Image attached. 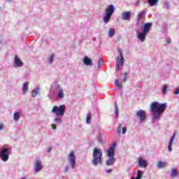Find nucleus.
Segmentation results:
<instances>
[{"instance_id": "1", "label": "nucleus", "mask_w": 179, "mask_h": 179, "mask_svg": "<svg viewBox=\"0 0 179 179\" xmlns=\"http://www.w3.org/2000/svg\"><path fill=\"white\" fill-rule=\"evenodd\" d=\"M167 108V103H160L157 101L152 102L150 105V111L152 113V122L159 121L164 110Z\"/></svg>"}, {"instance_id": "2", "label": "nucleus", "mask_w": 179, "mask_h": 179, "mask_svg": "<svg viewBox=\"0 0 179 179\" xmlns=\"http://www.w3.org/2000/svg\"><path fill=\"white\" fill-rule=\"evenodd\" d=\"M48 97L52 100H63L65 97L64 89L58 83H54L50 87Z\"/></svg>"}, {"instance_id": "3", "label": "nucleus", "mask_w": 179, "mask_h": 179, "mask_svg": "<svg viewBox=\"0 0 179 179\" xmlns=\"http://www.w3.org/2000/svg\"><path fill=\"white\" fill-rule=\"evenodd\" d=\"M66 106L65 105L54 106L52 109V113L55 114L56 117L53 119L55 124H62V117L65 115Z\"/></svg>"}, {"instance_id": "4", "label": "nucleus", "mask_w": 179, "mask_h": 179, "mask_svg": "<svg viewBox=\"0 0 179 179\" xmlns=\"http://www.w3.org/2000/svg\"><path fill=\"white\" fill-rule=\"evenodd\" d=\"M152 26H153V23L152 22H146L141 27V32H138L137 34V37L141 43H143L145 40H146V36L148 34L150 31V29H152Z\"/></svg>"}, {"instance_id": "5", "label": "nucleus", "mask_w": 179, "mask_h": 179, "mask_svg": "<svg viewBox=\"0 0 179 179\" xmlns=\"http://www.w3.org/2000/svg\"><path fill=\"white\" fill-rule=\"evenodd\" d=\"M115 146H117V143H113L107 150V156L109 159L106 160L105 164L108 166H113L115 163V158L114 157V155H115Z\"/></svg>"}, {"instance_id": "6", "label": "nucleus", "mask_w": 179, "mask_h": 179, "mask_svg": "<svg viewBox=\"0 0 179 179\" xmlns=\"http://www.w3.org/2000/svg\"><path fill=\"white\" fill-rule=\"evenodd\" d=\"M101 157H103V151L101 150V149L94 148L92 154V164L94 166H97L98 164L101 166V164H103Z\"/></svg>"}, {"instance_id": "7", "label": "nucleus", "mask_w": 179, "mask_h": 179, "mask_svg": "<svg viewBox=\"0 0 179 179\" xmlns=\"http://www.w3.org/2000/svg\"><path fill=\"white\" fill-rule=\"evenodd\" d=\"M9 155H12V146L6 145L0 150V159L3 162H8L9 160Z\"/></svg>"}, {"instance_id": "8", "label": "nucleus", "mask_w": 179, "mask_h": 179, "mask_svg": "<svg viewBox=\"0 0 179 179\" xmlns=\"http://www.w3.org/2000/svg\"><path fill=\"white\" fill-rule=\"evenodd\" d=\"M120 56H118L116 59V72H119L120 71V65L121 66H124V63L125 62V59H124V54L122 53V50H119Z\"/></svg>"}, {"instance_id": "9", "label": "nucleus", "mask_w": 179, "mask_h": 179, "mask_svg": "<svg viewBox=\"0 0 179 179\" xmlns=\"http://www.w3.org/2000/svg\"><path fill=\"white\" fill-rule=\"evenodd\" d=\"M68 162L73 170L75 169V164H76V157H75V152L71 151L69 155Z\"/></svg>"}, {"instance_id": "10", "label": "nucleus", "mask_w": 179, "mask_h": 179, "mask_svg": "<svg viewBox=\"0 0 179 179\" xmlns=\"http://www.w3.org/2000/svg\"><path fill=\"white\" fill-rule=\"evenodd\" d=\"M146 16V11L142 10L141 12L138 13L137 18H136V26H141V24L142 23L141 21L143 17Z\"/></svg>"}, {"instance_id": "11", "label": "nucleus", "mask_w": 179, "mask_h": 179, "mask_svg": "<svg viewBox=\"0 0 179 179\" xmlns=\"http://www.w3.org/2000/svg\"><path fill=\"white\" fill-rule=\"evenodd\" d=\"M136 117L140 120V122H143L146 120V113L143 110H140L136 112Z\"/></svg>"}, {"instance_id": "12", "label": "nucleus", "mask_w": 179, "mask_h": 179, "mask_svg": "<svg viewBox=\"0 0 179 179\" xmlns=\"http://www.w3.org/2000/svg\"><path fill=\"white\" fill-rule=\"evenodd\" d=\"M114 12H115V7L114 5H109L106 8V14L109 15L110 16H113Z\"/></svg>"}, {"instance_id": "13", "label": "nucleus", "mask_w": 179, "mask_h": 179, "mask_svg": "<svg viewBox=\"0 0 179 179\" xmlns=\"http://www.w3.org/2000/svg\"><path fill=\"white\" fill-rule=\"evenodd\" d=\"M14 66L15 68H20L21 66H23V62H22L17 55H15L14 59Z\"/></svg>"}, {"instance_id": "14", "label": "nucleus", "mask_w": 179, "mask_h": 179, "mask_svg": "<svg viewBox=\"0 0 179 179\" xmlns=\"http://www.w3.org/2000/svg\"><path fill=\"white\" fill-rule=\"evenodd\" d=\"M83 62L87 66H93V62L92 61V59L87 56L84 57Z\"/></svg>"}, {"instance_id": "15", "label": "nucleus", "mask_w": 179, "mask_h": 179, "mask_svg": "<svg viewBox=\"0 0 179 179\" xmlns=\"http://www.w3.org/2000/svg\"><path fill=\"white\" fill-rule=\"evenodd\" d=\"M35 173H38V171H41V169H43V164L40 160H36L34 164Z\"/></svg>"}, {"instance_id": "16", "label": "nucleus", "mask_w": 179, "mask_h": 179, "mask_svg": "<svg viewBox=\"0 0 179 179\" xmlns=\"http://www.w3.org/2000/svg\"><path fill=\"white\" fill-rule=\"evenodd\" d=\"M132 13L131 11H126L122 13V19L123 20H131V16Z\"/></svg>"}, {"instance_id": "17", "label": "nucleus", "mask_w": 179, "mask_h": 179, "mask_svg": "<svg viewBox=\"0 0 179 179\" xmlns=\"http://www.w3.org/2000/svg\"><path fill=\"white\" fill-rule=\"evenodd\" d=\"M138 166L139 167H143V169H146V167H148V162L146 160H143L142 158H139Z\"/></svg>"}, {"instance_id": "18", "label": "nucleus", "mask_w": 179, "mask_h": 179, "mask_svg": "<svg viewBox=\"0 0 179 179\" xmlns=\"http://www.w3.org/2000/svg\"><path fill=\"white\" fill-rule=\"evenodd\" d=\"M174 139H176V133H173L170 141H169V144L168 145V150L169 152H171V150H173V142H174Z\"/></svg>"}, {"instance_id": "19", "label": "nucleus", "mask_w": 179, "mask_h": 179, "mask_svg": "<svg viewBox=\"0 0 179 179\" xmlns=\"http://www.w3.org/2000/svg\"><path fill=\"white\" fill-rule=\"evenodd\" d=\"M178 176H179L178 171H177V169H172L171 171V177L174 178L176 177H178Z\"/></svg>"}, {"instance_id": "20", "label": "nucleus", "mask_w": 179, "mask_h": 179, "mask_svg": "<svg viewBox=\"0 0 179 179\" xmlns=\"http://www.w3.org/2000/svg\"><path fill=\"white\" fill-rule=\"evenodd\" d=\"M22 90L24 94H26L29 92V82H26L23 84Z\"/></svg>"}, {"instance_id": "21", "label": "nucleus", "mask_w": 179, "mask_h": 179, "mask_svg": "<svg viewBox=\"0 0 179 179\" xmlns=\"http://www.w3.org/2000/svg\"><path fill=\"white\" fill-rule=\"evenodd\" d=\"M111 16L108 14H106L105 16L103 17V22L106 24H107V23H108V22H110V19H111Z\"/></svg>"}, {"instance_id": "22", "label": "nucleus", "mask_w": 179, "mask_h": 179, "mask_svg": "<svg viewBox=\"0 0 179 179\" xmlns=\"http://www.w3.org/2000/svg\"><path fill=\"white\" fill-rule=\"evenodd\" d=\"M40 93V87H36L32 91V97H37V94Z\"/></svg>"}, {"instance_id": "23", "label": "nucleus", "mask_w": 179, "mask_h": 179, "mask_svg": "<svg viewBox=\"0 0 179 179\" xmlns=\"http://www.w3.org/2000/svg\"><path fill=\"white\" fill-rule=\"evenodd\" d=\"M159 3V0H148V5L150 6H155V5H157Z\"/></svg>"}, {"instance_id": "24", "label": "nucleus", "mask_w": 179, "mask_h": 179, "mask_svg": "<svg viewBox=\"0 0 179 179\" xmlns=\"http://www.w3.org/2000/svg\"><path fill=\"white\" fill-rule=\"evenodd\" d=\"M167 166V164L166 162H159L157 164L158 169H164Z\"/></svg>"}, {"instance_id": "25", "label": "nucleus", "mask_w": 179, "mask_h": 179, "mask_svg": "<svg viewBox=\"0 0 179 179\" xmlns=\"http://www.w3.org/2000/svg\"><path fill=\"white\" fill-rule=\"evenodd\" d=\"M115 34V29L110 28L108 31V37H114V35Z\"/></svg>"}, {"instance_id": "26", "label": "nucleus", "mask_w": 179, "mask_h": 179, "mask_svg": "<svg viewBox=\"0 0 179 179\" xmlns=\"http://www.w3.org/2000/svg\"><path fill=\"white\" fill-rule=\"evenodd\" d=\"M13 118L15 121H19V118H20V113L19 112H15L13 115Z\"/></svg>"}, {"instance_id": "27", "label": "nucleus", "mask_w": 179, "mask_h": 179, "mask_svg": "<svg viewBox=\"0 0 179 179\" xmlns=\"http://www.w3.org/2000/svg\"><path fill=\"white\" fill-rule=\"evenodd\" d=\"M115 87H117V89H122V84H120L118 79L115 80Z\"/></svg>"}, {"instance_id": "28", "label": "nucleus", "mask_w": 179, "mask_h": 179, "mask_svg": "<svg viewBox=\"0 0 179 179\" xmlns=\"http://www.w3.org/2000/svg\"><path fill=\"white\" fill-rule=\"evenodd\" d=\"M115 104V118H118V106H117V102H114Z\"/></svg>"}, {"instance_id": "29", "label": "nucleus", "mask_w": 179, "mask_h": 179, "mask_svg": "<svg viewBox=\"0 0 179 179\" xmlns=\"http://www.w3.org/2000/svg\"><path fill=\"white\" fill-rule=\"evenodd\" d=\"M92 118V113H90V111L88 112L87 115V118H86V122L87 124H90V120Z\"/></svg>"}, {"instance_id": "30", "label": "nucleus", "mask_w": 179, "mask_h": 179, "mask_svg": "<svg viewBox=\"0 0 179 179\" xmlns=\"http://www.w3.org/2000/svg\"><path fill=\"white\" fill-rule=\"evenodd\" d=\"M142 176H143V173H142V171L138 170L137 171V177L138 179H142Z\"/></svg>"}, {"instance_id": "31", "label": "nucleus", "mask_w": 179, "mask_h": 179, "mask_svg": "<svg viewBox=\"0 0 179 179\" xmlns=\"http://www.w3.org/2000/svg\"><path fill=\"white\" fill-rule=\"evenodd\" d=\"M55 57V55L54 54H52L51 56L49 57V59H48L49 64H52V62H54Z\"/></svg>"}, {"instance_id": "32", "label": "nucleus", "mask_w": 179, "mask_h": 179, "mask_svg": "<svg viewBox=\"0 0 179 179\" xmlns=\"http://www.w3.org/2000/svg\"><path fill=\"white\" fill-rule=\"evenodd\" d=\"M122 128V126L121 124H119L117 129V134L118 135H121V129Z\"/></svg>"}, {"instance_id": "33", "label": "nucleus", "mask_w": 179, "mask_h": 179, "mask_svg": "<svg viewBox=\"0 0 179 179\" xmlns=\"http://www.w3.org/2000/svg\"><path fill=\"white\" fill-rule=\"evenodd\" d=\"M164 5L166 9H170V3H169V1H165L164 3Z\"/></svg>"}, {"instance_id": "34", "label": "nucleus", "mask_w": 179, "mask_h": 179, "mask_svg": "<svg viewBox=\"0 0 179 179\" xmlns=\"http://www.w3.org/2000/svg\"><path fill=\"white\" fill-rule=\"evenodd\" d=\"M162 93H164V94L167 93V85H164L162 88Z\"/></svg>"}, {"instance_id": "35", "label": "nucleus", "mask_w": 179, "mask_h": 179, "mask_svg": "<svg viewBox=\"0 0 179 179\" xmlns=\"http://www.w3.org/2000/svg\"><path fill=\"white\" fill-rule=\"evenodd\" d=\"M100 65H103V59L100 58L98 62V67L100 68Z\"/></svg>"}, {"instance_id": "36", "label": "nucleus", "mask_w": 179, "mask_h": 179, "mask_svg": "<svg viewBox=\"0 0 179 179\" xmlns=\"http://www.w3.org/2000/svg\"><path fill=\"white\" fill-rule=\"evenodd\" d=\"M122 134L124 135H125V134H127V127H122Z\"/></svg>"}, {"instance_id": "37", "label": "nucleus", "mask_w": 179, "mask_h": 179, "mask_svg": "<svg viewBox=\"0 0 179 179\" xmlns=\"http://www.w3.org/2000/svg\"><path fill=\"white\" fill-rule=\"evenodd\" d=\"M51 127H52V129H57V124H51Z\"/></svg>"}, {"instance_id": "38", "label": "nucleus", "mask_w": 179, "mask_h": 179, "mask_svg": "<svg viewBox=\"0 0 179 179\" xmlns=\"http://www.w3.org/2000/svg\"><path fill=\"white\" fill-rule=\"evenodd\" d=\"M98 142L99 143H103V138L101 137H98Z\"/></svg>"}, {"instance_id": "39", "label": "nucleus", "mask_w": 179, "mask_h": 179, "mask_svg": "<svg viewBox=\"0 0 179 179\" xmlns=\"http://www.w3.org/2000/svg\"><path fill=\"white\" fill-rule=\"evenodd\" d=\"M174 94H179V87L176 89V90L174 92Z\"/></svg>"}, {"instance_id": "40", "label": "nucleus", "mask_w": 179, "mask_h": 179, "mask_svg": "<svg viewBox=\"0 0 179 179\" xmlns=\"http://www.w3.org/2000/svg\"><path fill=\"white\" fill-rule=\"evenodd\" d=\"M68 170H69V166H66L64 170V173H68Z\"/></svg>"}, {"instance_id": "41", "label": "nucleus", "mask_w": 179, "mask_h": 179, "mask_svg": "<svg viewBox=\"0 0 179 179\" xmlns=\"http://www.w3.org/2000/svg\"><path fill=\"white\" fill-rule=\"evenodd\" d=\"M139 5H141V0H138V1L136 2V6H139Z\"/></svg>"}, {"instance_id": "42", "label": "nucleus", "mask_w": 179, "mask_h": 179, "mask_svg": "<svg viewBox=\"0 0 179 179\" xmlns=\"http://www.w3.org/2000/svg\"><path fill=\"white\" fill-rule=\"evenodd\" d=\"M52 150V147H49L48 149L47 150V152L50 153Z\"/></svg>"}, {"instance_id": "43", "label": "nucleus", "mask_w": 179, "mask_h": 179, "mask_svg": "<svg viewBox=\"0 0 179 179\" xmlns=\"http://www.w3.org/2000/svg\"><path fill=\"white\" fill-rule=\"evenodd\" d=\"M166 43L167 44H170L171 43V40L170 39V38H167Z\"/></svg>"}, {"instance_id": "44", "label": "nucleus", "mask_w": 179, "mask_h": 179, "mask_svg": "<svg viewBox=\"0 0 179 179\" xmlns=\"http://www.w3.org/2000/svg\"><path fill=\"white\" fill-rule=\"evenodd\" d=\"M3 129V125L2 124H0V131H2Z\"/></svg>"}, {"instance_id": "45", "label": "nucleus", "mask_w": 179, "mask_h": 179, "mask_svg": "<svg viewBox=\"0 0 179 179\" xmlns=\"http://www.w3.org/2000/svg\"><path fill=\"white\" fill-rule=\"evenodd\" d=\"M122 80V82H124V83L127 82V78H126V77H124Z\"/></svg>"}, {"instance_id": "46", "label": "nucleus", "mask_w": 179, "mask_h": 179, "mask_svg": "<svg viewBox=\"0 0 179 179\" xmlns=\"http://www.w3.org/2000/svg\"><path fill=\"white\" fill-rule=\"evenodd\" d=\"M113 171L112 169L106 170V173H111Z\"/></svg>"}, {"instance_id": "47", "label": "nucleus", "mask_w": 179, "mask_h": 179, "mask_svg": "<svg viewBox=\"0 0 179 179\" xmlns=\"http://www.w3.org/2000/svg\"><path fill=\"white\" fill-rule=\"evenodd\" d=\"M127 76H128V73H124V78H127Z\"/></svg>"}, {"instance_id": "48", "label": "nucleus", "mask_w": 179, "mask_h": 179, "mask_svg": "<svg viewBox=\"0 0 179 179\" xmlns=\"http://www.w3.org/2000/svg\"><path fill=\"white\" fill-rule=\"evenodd\" d=\"M131 179H138L137 178H135L134 176L131 177Z\"/></svg>"}, {"instance_id": "49", "label": "nucleus", "mask_w": 179, "mask_h": 179, "mask_svg": "<svg viewBox=\"0 0 179 179\" xmlns=\"http://www.w3.org/2000/svg\"><path fill=\"white\" fill-rule=\"evenodd\" d=\"M0 44H2V41H0Z\"/></svg>"}, {"instance_id": "50", "label": "nucleus", "mask_w": 179, "mask_h": 179, "mask_svg": "<svg viewBox=\"0 0 179 179\" xmlns=\"http://www.w3.org/2000/svg\"><path fill=\"white\" fill-rule=\"evenodd\" d=\"M21 179H26V178H22Z\"/></svg>"}, {"instance_id": "51", "label": "nucleus", "mask_w": 179, "mask_h": 179, "mask_svg": "<svg viewBox=\"0 0 179 179\" xmlns=\"http://www.w3.org/2000/svg\"><path fill=\"white\" fill-rule=\"evenodd\" d=\"M0 10H1V7H0Z\"/></svg>"}]
</instances>
